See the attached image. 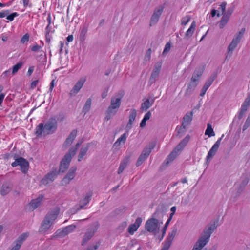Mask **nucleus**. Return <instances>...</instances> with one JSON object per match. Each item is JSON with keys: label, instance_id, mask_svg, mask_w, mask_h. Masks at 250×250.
Segmentation results:
<instances>
[{"label": "nucleus", "instance_id": "nucleus-57", "mask_svg": "<svg viewBox=\"0 0 250 250\" xmlns=\"http://www.w3.org/2000/svg\"><path fill=\"white\" fill-rule=\"evenodd\" d=\"M9 13V11L8 10H3V11H0V18H4V17L7 16V15Z\"/></svg>", "mask_w": 250, "mask_h": 250}, {"label": "nucleus", "instance_id": "nucleus-64", "mask_svg": "<svg viewBox=\"0 0 250 250\" xmlns=\"http://www.w3.org/2000/svg\"><path fill=\"white\" fill-rule=\"evenodd\" d=\"M99 246V244H96L93 247L92 246L88 247L86 250H96L98 249Z\"/></svg>", "mask_w": 250, "mask_h": 250}, {"label": "nucleus", "instance_id": "nucleus-46", "mask_svg": "<svg viewBox=\"0 0 250 250\" xmlns=\"http://www.w3.org/2000/svg\"><path fill=\"white\" fill-rule=\"evenodd\" d=\"M190 20V17L189 16H186L183 17L181 20V24L183 25H187Z\"/></svg>", "mask_w": 250, "mask_h": 250}, {"label": "nucleus", "instance_id": "nucleus-5", "mask_svg": "<svg viewBox=\"0 0 250 250\" xmlns=\"http://www.w3.org/2000/svg\"><path fill=\"white\" fill-rule=\"evenodd\" d=\"M189 139L190 136L189 135H187L184 138V139L181 141V142L176 146L175 148L168 155L166 160L167 164H168L175 159V158L179 154V152L188 144Z\"/></svg>", "mask_w": 250, "mask_h": 250}, {"label": "nucleus", "instance_id": "nucleus-34", "mask_svg": "<svg viewBox=\"0 0 250 250\" xmlns=\"http://www.w3.org/2000/svg\"><path fill=\"white\" fill-rule=\"evenodd\" d=\"M207 244L205 240L199 238L195 244L192 250H201L202 248Z\"/></svg>", "mask_w": 250, "mask_h": 250}, {"label": "nucleus", "instance_id": "nucleus-16", "mask_svg": "<svg viewBox=\"0 0 250 250\" xmlns=\"http://www.w3.org/2000/svg\"><path fill=\"white\" fill-rule=\"evenodd\" d=\"M60 170H56L47 173L41 180V183L44 185H47L50 182L53 181L58 175Z\"/></svg>", "mask_w": 250, "mask_h": 250}, {"label": "nucleus", "instance_id": "nucleus-15", "mask_svg": "<svg viewBox=\"0 0 250 250\" xmlns=\"http://www.w3.org/2000/svg\"><path fill=\"white\" fill-rule=\"evenodd\" d=\"M75 150L69 148L63 157V169L68 168L72 158L76 155Z\"/></svg>", "mask_w": 250, "mask_h": 250}, {"label": "nucleus", "instance_id": "nucleus-45", "mask_svg": "<svg viewBox=\"0 0 250 250\" xmlns=\"http://www.w3.org/2000/svg\"><path fill=\"white\" fill-rule=\"evenodd\" d=\"M216 74H213L211 75L210 77L207 81L205 84L207 85L208 87L210 86V85L212 83L215 78H216Z\"/></svg>", "mask_w": 250, "mask_h": 250}, {"label": "nucleus", "instance_id": "nucleus-28", "mask_svg": "<svg viewBox=\"0 0 250 250\" xmlns=\"http://www.w3.org/2000/svg\"><path fill=\"white\" fill-rule=\"evenodd\" d=\"M43 198V196L42 195H40L39 197L36 199H33L32 200H31V201L29 204V207L31 208L32 210L37 208L40 205Z\"/></svg>", "mask_w": 250, "mask_h": 250}, {"label": "nucleus", "instance_id": "nucleus-58", "mask_svg": "<svg viewBox=\"0 0 250 250\" xmlns=\"http://www.w3.org/2000/svg\"><path fill=\"white\" fill-rule=\"evenodd\" d=\"M226 4H227L225 2H222L220 5L219 9L221 10V11L223 13H225V9H226Z\"/></svg>", "mask_w": 250, "mask_h": 250}, {"label": "nucleus", "instance_id": "nucleus-8", "mask_svg": "<svg viewBox=\"0 0 250 250\" xmlns=\"http://www.w3.org/2000/svg\"><path fill=\"white\" fill-rule=\"evenodd\" d=\"M216 227L217 226L215 223L208 225L204 229L200 238L205 240L208 243L211 234L216 229Z\"/></svg>", "mask_w": 250, "mask_h": 250}, {"label": "nucleus", "instance_id": "nucleus-48", "mask_svg": "<svg viewBox=\"0 0 250 250\" xmlns=\"http://www.w3.org/2000/svg\"><path fill=\"white\" fill-rule=\"evenodd\" d=\"M170 222L168 221V220H167V222L166 223L163 229V232H162V236L161 237V238H160L159 239V240L160 241H161L164 236H165V233H166V230H167V228Z\"/></svg>", "mask_w": 250, "mask_h": 250}, {"label": "nucleus", "instance_id": "nucleus-62", "mask_svg": "<svg viewBox=\"0 0 250 250\" xmlns=\"http://www.w3.org/2000/svg\"><path fill=\"white\" fill-rule=\"evenodd\" d=\"M81 144V142L77 143L74 146L71 147L70 148L75 150V153H77Z\"/></svg>", "mask_w": 250, "mask_h": 250}, {"label": "nucleus", "instance_id": "nucleus-54", "mask_svg": "<svg viewBox=\"0 0 250 250\" xmlns=\"http://www.w3.org/2000/svg\"><path fill=\"white\" fill-rule=\"evenodd\" d=\"M87 30L86 28H83L82 31H81V34H80V38L81 40H84V37L86 35V34L87 33Z\"/></svg>", "mask_w": 250, "mask_h": 250}, {"label": "nucleus", "instance_id": "nucleus-39", "mask_svg": "<svg viewBox=\"0 0 250 250\" xmlns=\"http://www.w3.org/2000/svg\"><path fill=\"white\" fill-rule=\"evenodd\" d=\"M11 190V188L7 184H3L0 190V194L2 196L7 194Z\"/></svg>", "mask_w": 250, "mask_h": 250}, {"label": "nucleus", "instance_id": "nucleus-18", "mask_svg": "<svg viewBox=\"0 0 250 250\" xmlns=\"http://www.w3.org/2000/svg\"><path fill=\"white\" fill-rule=\"evenodd\" d=\"M204 71V67L203 66L197 67L194 70L190 80L198 84Z\"/></svg>", "mask_w": 250, "mask_h": 250}, {"label": "nucleus", "instance_id": "nucleus-23", "mask_svg": "<svg viewBox=\"0 0 250 250\" xmlns=\"http://www.w3.org/2000/svg\"><path fill=\"white\" fill-rule=\"evenodd\" d=\"M28 236V233H23L15 241V245L10 250H19L23 241Z\"/></svg>", "mask_w": 250, "mask_h": 250}, {"label": "nucleus", "instance_id": "nucleus-50", "mask_svg": "<svg viewBox=\"0 0 250 250\" xmlns=\"http://www.w3.org/2000/svg\"><path fill=\"white\" fill-rule=\"evenodd\" d=\"M151 49L149 48L146 52L144 57V60L145 61H149L151 58Z\"/></svg>", "mask_w": 250, "mask_h": 250}, {"label": "nucleus", "instance_id": "nucleus-49", "mask_svg": "<svg viewBox=\"0 0 250 250\" xmlns=\"http://www.w3.org/2000/svg\"><path fill=\"white\" fill-rule=\"evenodd\" d=\"M19 15V14L17 12H13L10 15H7L6 16V19L11 21H13L15 17L18 16Z\"/></svg>", "mask_w": 250, "mask_h": 250}, {"label": "nucleus", "instance_id": "nucleus-7", "mask_svg": "<svg viewBox=\"0 0 250 250\" xmlns=\"http://www.w3.org/2000/svg\"><path fill=\"white\" fill-rule=\"evenodd\" d=\"M18 166H20L21 170L23 173H26L27 172L29 163L25 159L21 157L15 159V161L12 163L11 166L14 167Z\"/></svg>", "mask_w": 250, "mask_h": 250}, {"label": "nucleus", "instance_id": "nucleus-19", "mask_svg": "<svg viewBox=\"0 0 250 250\" xmlns=\"http://www.w3.org/2000/svg\"><path fill=\"white\" fill-rule=\"evenodd\" d=\"M161 66L159 64L156 65L154 67L149 80V83L150 84L153 83L158 79L161 71Z\"/></svg>", "mask_w": 250, "mask_h": 250}, {"label": "nucleus", "instance_id": "nucleus-2", "mask_svg": "<svg viewBox=\"0 0 250 250\" xmlns=\"http://www.w3.org/2000/svg\"><path fill=\"white\" fill-rule=\"evenodd\" d=\"M122 98V96L119 95L111 97L110 105L105 111V120H109L117 113L121 105Z\"/></svg>", "mask_w": 250, "mask_h": 250}, {"label": "nucleus", "instance_id": "nucleus-25", "mask_svg": "<svg viewBox=\"0 0 250 250\" xmlns=\"http://www.w3.org/2000/svg\"><path fill=\"white\" fill-rule=\"evenodd\" d=\"M142 220L140 217H138L134 224L129 226L127 231L130 234H133L135 232L142 223Z\"/></svg>", "mask_w": 250, "mask_h": 250}, {"label": "nucleus", "instance_id": "nucleus-41", "mask_svg": "<svg viewBox=\"0 0 250 250\" xmlns=\"http://www.w3.org/2000/svg\"><path fill=\"white\" fill-rule=\"evenodd\" d=\"M127 225V223L126 221L121 222L116 228L117 232L119 233L122 232L125 230Z\"/></svg>", "mask_w": 250, "mask_h": 250}, {"label": "nucleus", "instance_id": "nucleus-33", "mask_svg": "<svg viewBox=\"0 0 250 250\" xmlns=\"http://www.w3.org/2000/svg\"><path fill=\"white\" fill-rule=\"evenodd\" d=\"M129 160L130 157L126 156L121 161L118 170V173L119 174L123 172L125 168L126 167L128 163L129 162Z\"/></svg>", "mask_w": 250, "mask_h": 250}, {"label": "nucleus", "instance_id": "nucleus-63", "mask_svg": "<svg viewBox=\"0 0 250 250\" xmlns=\"http://www.w3.org/2000/svg\"><path fill=\"white\" fill-rule=\"evenodd\" d=\"M151 116V113L150 111H148L144 116V118L146 120H148Z\"/></svg>", "mask_w": 250, "mask_h": 250}, {"label": "nucleus", "instance_id": "nucleus-9", "mask_svg": "<svg viewBox=\"0 0 250 250\" xmlns=\"http://www.w3.org/2000/svg\"><path fill=\"white\" fill-rule=\"evenodd\" d=\"M177 232V228L173 227L171 231L168 233V236L161 250H168L170 247L173 240L174 239Z\"/></svg>", "mask_w": 250, "mask_h": 250}, {"label": "nucleus", "instance_id": "nucleus-60", "mask_svg": "<svg viewBox=\"0 0 250 250\" xmlns=\"http://www.w3.org/2000/svg\"><path fill=\"white\" fill-rule=\"evenodd\" d=\"M250 105V104H249L247 103H245L244 102V103H243V104L241 106V109L247 111Z\"/></svg>", "mask_w": 250, "mask_h": 250}, {"label": "nucleus", "instance_id": "nucleus-26", "mask_svg": "<svg viewBox=\"0 0 250 250\" xmlns=\"http://www.w3.org/2000/svg\"><path fill=\"white\" fill-rule=\"evenodd\" d=\"M232 10L228 9L226 12L223 14L222 18L220 21L219 27L220 28H223L226 24L232 14Z\"/></svg>", "mask_w": 250, "mask_h": 250}, {"label": "nucleus", "instance_id": "nucleus-12", "mask_svg": "<svg viewBox=\"0 0 250 250\" xmlns=\"http://www.w3.org/2000/svg\"><path fill=\"white\" fill-rule=\"evenodd\" d=\"M92 194L91 192L87 193L80 200L79 208H77L76 209H73V210L71 211V214H75L78 210L83 208L85 206L87 205L91 200Z\"/></svg>", "mask_w": 250, "mask_h": 250}, {"label": "nucleus", "instance_id": "nucleus-59", "mask_svg": "<svg viewBox=\"0 0 250 250\" xmlns=\"http://www.w3.org/2000/svg\"><path fill=\"white\" fill-rule=\"evenodd\" d=\"M38 83H39V81L37 80L33 81L31 83L30 88L32 89H35L36 88V87L37 86Z\"/></svg>", "mask_w": 250, "mask_h": 250}, {"label": "nucleus", "instance_id": "nucleus-43", "mask_svg": "<svg viewBox=\"0 0 250 250\" xmlns=\"http://www.w3.org/2000/svg\"><path fill=\"white\" fill-rule=\"evenodd\" d=\"M23 65V63L22 62H19L17 63L16 64L14 65L12 67V75L15 74L19 70L21 67Z\"/></svg>", "mask_w": 250, "mask_h": 250}, {"label": "nucleus", "instance_id": "nucleus-38", "mask_svg": "<svg viewBox=\"0 0 250 250\" xmlns=\"http://www.w3.org/2000/svg\"><path fill=\"white\" fill-rule=\"evenodd\" d=\"M245 29L244 28H242L239 32L236 34V35H235L233 39V40L239 43L240 42L241 39L242 38L245 33Z\"/></svg>", "mask_w": 250, "mask_h": 250}, {"label": "nucleus", "instance_id": "nucleus-20", "mask_svg": "<svg viewBox=\"0 0 250 250\" xmlns=\"http://www.w3.org/2000/svg\"><path fill=\"white\" fill-rule=\"evenodd\" d=\"M98 228V225H97L94 228L89 229L88 231L85 234L83 241L82 242V245H84L92 237L94 233L96 232Z\"/></svg>", "mask_w": 250, "mask_h": 250}, {"label": "nucleus", "instance_id": "nucleus-30", "mask_svg": "<svg viewBox=\"0 0 250 250\" xmlns=\"http://www.w3.org/2000/svg\"><path fill=\"white\" fill-rule=\"evenodd\" d=\"M198 84L190 80V82L188 84L187 88L186 90L185 95L188 96L190 95L195 89Z\"/></svg>", "mask_w": 250, "mask_h": 250}, {"label": "nucleus", "instance_id": "nucleus-1", "mask_svg": "<svg viewBox=\"0 0 250 250\" xmlns=\"http://www.w3.org/2000/svg\"><path fill=\"white\" fill-rule=\"evenodd\" d=\"M62 120L61 115H55L50 118L45 124L40 123L36 128L35 135L40 138L54 133L57 130L58 124Z\"/></svg>", "mask_w": 250, "mask_h": 250}, {"label": "nucleus", "instance_id": "nucleus-31", "mask_svg": "<svg viewBox=\"0 0 250 250\" xmlns=\"http://www.w3.org/2000/svg\"><path fill=\"white\" fill-rule=\"evenodd\" d=\"M89 147V145L88 144H86L85 146H83L80 150L79 154L78 155V161L79 162H81L82 161L83 157L87 153Z\"/></svg>", "mask_w": 250, "mask_h": 250}, {"label": "nucleus", "instance_id": "nucleus-27", "mask_svg": "<svg viewBox=\"0 0 250 250\" xmlns=\"http://www.w3.org/2000/svg\"><path fill=\"white\" fill-rule=\"evenodd\" d=\"M155 146V144L153 142L149 143L148 145L144 148L140 155L146 159L150 154L152 150L154 148Z\"/></svg>", "mask_w": 250, "mask_h": 250}, {"label": "nucleus", "instance_id": "nucleus-6", "mask_svg": "<svg viewBox=\"0 0 250 250\" xmlns=\"http://www.w3.org/2000/svg\"><path fill=\"white\" fill-rule=\"evenodd\" d=\"M163 222L156 218H152L148 219L146 223L145 228L148 231L156 235L159 231V227Z\"/></svg>", "mask_w": 250, "mask_h": 250}, {"label": "nucleus", "instance_id": "nucleus-11", "mask_svg": "<svg viewBox=\"0 0 250 250\" xmlns=\"http://www.w3.org/2000/svg\"><path fill=\"white\" fill-rule=\"evenodd\" d=\"M224 135L223 134L221 138H220L213 145L212 147L211 148L210 150L208 151L207 156L206 157V163L208 164L210 161V160L213 158V157L215 155L216 153L217 152L219 146L220 145L221 140L222 138L224 137Z\"/></svg>", "mask_w": 250, "mask_h": 250}, {"label": "nucleus", "instance_id": "nucleus-47", "mask_svg": "<svg viewBox=\"0 0 250 250\" xmlns=\"http://www.w3.org/2000/svg\"><path fill=\"white\" fill-rule=\"evenodd\" d=\"M146 160V158H145L144 157H143L142 156L140 155V156H139V157L138 158V160H137V161L136 162V166L137 167L140 166V165H141L144 163V162Z\"/></svg>", "mask_w": 250, "mask_h": 250}, {"label": "nucleus", "instance_id": "nucleus-14", "mask_svg": "<svg viewBox=\"0 0 250 250\" xmlns=\"http://www.w3.org/2000/svg\"><path fill=\"white\" fill-rule=\"evenodd\" d=\"M77 169V167L75 166L71 167L63 177V184H68L74 178Z\"/></svg>", "mask_w": 250, "mask_h": 250}, {"label": "nucleus", "instance_id": "nucleus-61", "mask_svg": "<svg viewBox=\"0 0 250 250\" xmlns=\"http://www.w3.org/2000/svg\"><path fill=\"white\" fill-rule=\"evenodd\" d=\"M170 49V44L169 43H167L166 45L165 49L163 51V54H165Z\"/></svg>", "mask_w": 250, "mask_h": 250}, {"label": "nucleus", "instance_id": "nucleus-51", "mask_svg": "<svg viewBox=\"0 0 250 250\" xmlns=\"http://www.w3.org/2000/svg\"><path fill=\"white\" fill-rule=\"evenodd\" d=\"M62 230L59 229L52 236V239L60 237H62Z\"/></svg>", "mask_w": 250, "mask_h": 250}, {"label": "nucleus", "instance_id": "nucleus-40", "mask_svg": "<svg viewBox=\"0 0 250 250\" xmlns=\"http://www.w3.org/2000/svg\"><path fill=\"white\" fill-rule=\"evenodd\" d=\"M75 225H71L63 228V236L71 233L76 229Z\"/></svg>", "mask_w": 250, "mask_h": 250}, {"label": "nucleus", "instance_id": "nucleus-55", "mask_svg": "<svg viewBox=\"0 0 250 250\" xmlns=\"http://www.w3.org/2000/svg\"><path fill=\"white\" fill-rule=\"evenodd\" d=\"M208 86H207V85H206V84H204L202 90H201V93H200V95L201 96V97H203L204 96V95L205 94L207 89L208 88Z\"/></svg>", "mask_w": 250, "mask_h": 250}, {"label": "nucleus", "instance_id": "nucleus-24", "mask_svg": "<svg viewBox=\"0 0 250 250\" xmlns=\"http://www.w3.org/2000/svg\"><path fill=\"white\" fill-rule=\"evenodd\" d=\"M85 82V79L84 78L80 79L75 84L70 92L71 95H75L77 94L81 88L83 87V84Z\"/></svg>", "mask_w": 250, "mask_h": 250}, {"label": "nucleus", "instance_id": "nucleus-44", "mask_svg": "<svg viewBox=\"0 0 250 250\" xmlns=\"http://www.w3.org/2000/svg\"><path fill=\"white\" fill-rule=\"evenodd\" d=\"M91 104V100L89 98L88 99L85 104L84 106L83 107V111L85 113L89 111Z\"/></svg>", "mask_w": 250, "mask_h": 250}, {"label": "nucleus", "instance_id": "nucleus-17", "mask_svg": "<svg viewBox=\"0 0 250 250\" xmlns=\"http://www.w3.org/2000/svg\"><path fill=\"white\" fill-rule=\"evenodd\" d=\"M250 179V174L248 173L242 176L241 183L239 184L237 189V193L239 195L244 191L249 182Z\"/></svg>", "mask_w": 250, "mask_h": 250}, {"label": "nucleus", "instance_id": "nucleus-22", "mask_svg": "<svg viewBox=\"0 0 250 250\" xmlns=\"http://www.w3.org/2000/svg\"><path fill=\"white\" fill-rule=\"evenodd\" d=\"M137 115V111L134 109H131L130 111L129 120L126 126L127 132L132 127V124L135 120Z\"/></svg>", "mask_w": 250, "mask_h": 250}, {"label": "nucleus", "instance_id": "nucleus-37", "mask_svg": "<svg viewBox=\"0 0 250 250\" xmlns=\"http://www.w3.org/2000/svg\"><path fill=\"white\" fill-rule=\"evenodd\" d=\"M239 43L234 40H232L231 42L228 47V52L229 56L230 57L232 54L233 50L237 46Z\"/></svg>", "mask_w": 250, "mask_h": 250}, {"label": "nucleus", "instance_id": "nucleus-13", "mask_svg": "<svg viewBox=\"0 0 250 250\" xmlns=\"http://www.w3.org/2000/svg\"><path fill=\"white\" fill-rule=\"evenodd\" d=\"M163 11V7L161 6L155 9L150 20V26H152L158 22Z\"/></svg>", "mask_w": 250, "mask_h": 250}, {"label": "nucleus", "instance_id": "nucleus-36", "mask_svg": "<svg viewBox=\"0 0 250 250\" xmlns=\"http://www.w3.org/2000/svg\"><path fill=\"white\" fill-rule=\"evenodd\" d=\"M195 27H196V23H195V22L194 21L192 22V23L191 24L190 27L187 31V32L185 35V38L186 39H188L189 38H190L192 36V35L194 32V30L195 29Z\"/></svg>", "mask_w": 250, "mask_h": 250}, {"label": "nucleus", "instance_id": "nucleus-32", "mask_svg": "<svg viewBox=\"0 0 250 250\" xmlns=\"http://www.w3.org/2000/svg\"><path fill=\"white\" fill-rule=\"evenodd\" d=\"M77 134L76 130H73L65 141V146H70L75 139Z\"/></svg>", "mask_w": 250, "mask_h": 250}, {"label": "nucleus", "instance_id": "nucleus-56", "mask_svg": "<svg viewBox=\"0 0 250 250\" xmlns=\"http://www.w3.org/2000/svg\"><path fill=\"white\" fill-rule=\"evenodd\" d=\"M41 48H42L41 46H40L37 44H35L32 46L31 49L32 51L37 52V51H38Z\"/></svg>", "mask_w": 250, "mask_h": 250}, {"label": "nucleus", "instance_id": "nucleus-52", "mask_svg": "<svg viewBox=\"0 0 250 250\" xmlns=\"http://www.w3.org/2000/svg\"><path fill=\"white\" fill-rule=\"evenodd\" d=\"M29 39V35L28 33H26L21 39V42L24 43L27 42Z\"/></svg>", "mask_w": 250, "mask_h": 250}, {"label": "nucleus", "instance_id": "nucleus-4", "mask_svg": "<svg viewBox=\"0 0 250 250\" xmlns=\"http://www.w3.org/2000/svg\"><path fill=\"white\" fill-rule=\"evenodd\" d=\"M189 139L190 136L189 135H187L184 138V139L181 141V142L176 146L175 148L168 155L166 160L167 164H168L175 159V158L179 154V152L188 144Z\"/></svg>", "mask_w": 250, "mask_h": 250}, {"label": "nucleus", "instance_id": "nucleus-53", "mask_svg": "<svg viewBox=\"0 0 250 250\" xmlns=\"http://www.w3.org/2000/svg\"><path fill=\"white\" fill-rule=\"evenodd\" d=\"M51 29V27L50 26V23H49L48 25L45 28V36L47 40H48V39L49 37V33Z\"/></svg>", "mask_w": 250, "mask_h": 250}, {"label": "nucleus", "instance_id": "nucleus-42", "mask_svg": "<svg viewBox=\"0 0 250 250\" xmlns=\"http://www.w3.org/2000/svg\"><path fill=\"white\" fill-rule=\"evenodd\" d=\"M205 134L208 135V137L214 136L215 133L210 124H208L207 128L205 131Z\"/></svg>", "mask_w": 250, "mask_h": 250}, {"label": "nucleus", "instance_id": "nucleus-35", "mask_svg": "<svg viewBox=\"0 0 250 250\" xmlns=\"http://www.w3.org/2000/svg\"><path fill=\"white\" fill-rule=\"evenodd\" d=\"M127 133H124L114 144V146L119 147L121 143L125 144L127 138Z\"/></svg>", "mask_w": 250, "mask_h": 250}, {"label": "nucleus", "instance_id": "nucleus-3", "mask_svg": "<svg viewBox=\"0 0 250 250\" xmlns=\"http://www.w3.org/2000/svg\"><path fill=\"white\" fill-rule=\"evenodd\" d=\"M60 212V209L56 208L53 210L49 212L41 224L39 231L43 233L47 231L53 221L57 218Z\"/></svg>", "mask_w": 250, "mask_h": 250}, {"label": "nucleus", "instance_id": "nucleus-29", "mask_svg": "<svg viewBox=\"0 0 250 250\" xmlns=\"http://www.w3.org/2000/svg\"><path fill=\"white\" fill-rule=\"evenodd\" d=\"M153 103V99L150 100L149 99H147L146 100H143V102L141 104L140 110L143 111H146L150 107L152 106Z\"/></svg>", "mask_w": 250, "mask_h": 250}, {"label": "nucleus", "instance_id": "nucleus-10", "mask_svg": "<svg viewBox=\"0 0 250 250\" xmlns=\"http://www.w3.org/2000/svg\"><path fill=\"white\" fill-rule=\"evenodd\" d=\"M224 135L223 134L221 138H220L213 145L212 147L211 148L210 150L208 151L207 156L206 157V163L208 164L210 161V160L213 158V157L215 155L216 153L217 152L219 146L220 145L221 140L222 138L224 137Z\"/></svg>", "mask_w": 250, "mask_h": 250}, {"label": "nucleus", "instance_id": "nucleus-21", "mask_svg": "<svg viewBox=\"0 0 250 250\" xmlns=\"http://www.w3.org/2000/svg\"><path fill=\"white\" fill-rule=\"evenodd\" d=\"M193 117V112L192 111L187 112L183 118L182 124L180 127V129L182 128L186 129V127L189 125L192 121Z\"/></svg>", "mask_w": 250, "mask_h": 250}]
</instances>
